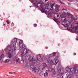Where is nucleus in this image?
<instances>
[{
    "mask_svg": "<svg viewBox=\"0 0 78 78\" xmlns=\"http://www.w3.org/2000/svg\"><path fill=\"white\" fill-rule=\"evenodd\" d=\"M49 55L51 56V58L53 59V57H54V56H56V53L55 52L53 53V54H51Z\"/></svg>",
    "mask_w": 78,
    "mask_h": 78,
    "instance_id": "393cba45",
    "label": "nucleus"
},
{
    "mask_svg": "<svg viewBox=\"0 0 78 78\" xmlns=\"http://www.w3.org/2000/svg\"><path fill=\"white\" fill-rule=\"evenodd\" d=\"M34 5H36V8H38L39 7L38 3H37V1H36L35 2H34Z\"/></svg>",
    "mask_w": 78,
    "mask_h": 78,
    "instance_id": "a878e982",
    "label": "nucleus"
},
{
    "mask_svg": "<svg viewBox=\"0 0 78 78\" xmlns=\"http://www.w3.org/2000/svg\"><path fill=\"white\" fill-rule=\"evenodd\" d=\"M45 12V13L48 14L49 12V9L48 8H45L44 10H42L41 12Z\"/></svg>",
    "mask_w": 78,
    "mask_h": 78,
    "instance_id": "9d476101",
    "label": "nucleus"
},
{
    "mask_svg": "<svg viewBox=\"0 0 78 78\" xmlns=\"http://www.w3.org/2000/svg\"><path fill=\"white\" fill-rule=\"evenodd\" d=\"M74 32L75 33H76V34H78V31L77 29L76 30H75V31H74V32Z\"/></svg>",
    "mask_w": 78,
    "mask_h": 78,
    "instance_id": "4c0bfd02",
    "label": "nucleus"
},
{
    "mask_svg": "<svg viewBox=\"0 0 78 78\" xmlns=\"http://www.w3.org/2000/svg\"><path fill=\"white\" fill-rule=\"evenodd\" d=\"M41 56L40 55H38L37 56V60H39L41 58Z\"/></svg>",
    "mask_w": 78,
    "mask_h": 78,
    "instance_id": "c756f323",
    "label": "nucleus"
},
{
    "mask_svg": "<svg viewBox=\"0 0 78 78\" xmlns=\"http://www.w3.org/2000/svg\"><path fill=\"white\" fill-rule=\"evenodd\" d=\"M60 65V64H58V67H59V65Z\"/></svg>",
    "mask_w": 78,
    "mask_h": 78,
    "instance_id": "052dcab7",
    "label": "nucleus"
},
{
    "mask_svg": "<svg viewBox=\"0 0 78 78\" xmlns=\"http://www.w3.org/2000/svg\"><path fill=\"white\" fill-rule=\"evenodd\" d=\"M30 70L31 71H32V72H33V71H34V72L35 73H38L39 72V70L37 69V68L34 66H33L31 68Z\"/></svg>",
    "mask_w": 78,
    "mask_h": 78,
    "instance_id": "423d86ee",
    "label": "nucleus"
},
{
    "mask_svg": "<svg viewBox=\"0 0 78 78\" xmlns=\"http://www.w3.org/2000/svg\"><path fill=\"white\" fill-rule=\"evenodd\" d=\"M49 72H52L53 75H55L56 73V71H55V69L52 68V69L51 68L49 69Z\"/></svg>",
    "mask_w": 78,
    "mask_h": 78,
    "instance_id": "9b49d317",
    "label": "nucleus"
},
{
    "mask_svg": "<svg viewBox=\"0 0 78 78\" xmlns=\"http://www.w3.org/2000/svg\"><path fill=\"white\" fill-rule=\"evenodd\" d=\"M6 51H8V48H7V50L6 51H5L3 52V54L1 55V56H5V55L3 54V53H6Z\"/></svg>",
    "mask_w": 78,
    "mask_h": 78,
    "instance_id": "2f4dec72",
    "label": "nucleus"
},
{
    "mask_svg": "<svg viewBox=\"0 0 78 78\" xmlns=\"http://www.w3.org/2000/svg\"><path fill=\"white\" fill-rule=\"evenodd\" d=\"M51 8H52V9H53V6L55 5V2H53V1H51Z\"/></svg>",
    "mask_w": 78,
    "mask_h": 78,
    "instance_id": "f3484780",
    "label": "nucleus"
},
{
    "mask_svg": "<svg viewBox=\"0 0 78 78\" xmlns=\"http://www.w3.org/2000/svg\"><path fill=\"white\" fill-rule=\"evenodd\" d=\"M30 55H28L26 56L25 57V59L26 61H28V60H30Z\"/></svg>",
    "mask_w": 78,
    "mask_h": 78,
    "instance_id": "a211bd4d",
    "label": "nucleus"
},
{
    "mask_svg": "<svg viewBox=\"0 0 78 78\" xmlns=\"http://www.w3.org/2000/svg\"><path fill=\"white\" fill-rule=\"evenodd\" d=\"M76 24H77V25H78V22H76Z\"/></svg>",
    "mask_w": 78,
    "mask_h": 78,
    "instance_id": "864d4df0",
    "label": "nucleus"
},
{
    "mask_svg": "<svg viewBox=\"0 0 78 78\" xmlns=\"http://www.w3.org/2000/svg\"><path fill=\"white\" fill-rule=\"evenodd\" d=\"M38 4H40L41 5H40V6H41L42 9H41V11L42 12V10H44L46 8V6L45 5H43V3L41 2H38Z\"/></svg>",
    "mask_w": 78,
    "mask_h": 78,
    "instance_id": "1a4fd4ad",
    "label": "nucleus"
},
{
    "mask_svg": "<svg viewBox=\"0 0 78 78\" xmlns=\"http://www.w3.org/2000/svg\"><path fill=\"white\" fill-rule=\"evenodd\" d=\"M17 38H14L12 41V43L13 45H16V42H17Z\"/></svg>",
    "mask_w": 78,
    "mask_h": 78,
    "instance_id": "f8f14e48",
    "label": "nucleus"
},
{
    "mask_svg": "<svg viewBox=\"0 0 78 78\" xmlns=\"http://www.w3.org/2000/svg\"><path fill=\"white\" fill-rule=\"evenodd\" d=\"M14 59L16 62H18V59H17V58L16 56H14Z\"/></svg>",
    "mask_w": 78,
    "mask_h": 78,
    "instance_id": "cd10ccee",
    "label": "nucleus"
},
{
    "mask_svg": "<svg viewBox=\"0 0 78 78\" xmlns=\"http://www.w3.org/2000/svg\"><path fill=\"white\" fill-rule=\"evenodd\" d=\"M22 61H24V58L22 57Z\"/></svg>",
    "mask_w": 78,
    "mask_h": 78,
    "instance_id": "49530a36",
    "label": "nucleus"
},
{
    "mask_svg": "<svg viewBox=\"0 0 78 78\" xmlns=\"http://www.w3.org/2000/svg\"><path fill=\"white\" fill-rule=\"evenodd\" d=\"M53 9L51 8V9L49 10V14H52L53 12Z\"/></svg>",
    "mask_w": 78,
    "mask_h": 78,
    "instance_id": "b1692460",
    "label": "nucleus"
},
{
    "mask_svg": "<svg viewBox=\"0 0 78 78\" xmlns=\"http://www.w3.org/2000/svg\"><path fill=\"white\" fill-rule=\"evenodd\" d=\"M66 71L67 72H68L69 73H70V68L69 67L67 66V67H66Z\"/></svg>",
    "mask_w": 78,
    "mask_h": 78,
    "instance_id": "5701e85b",
    "label": "nucleus"
},
{
    "mask_svg": "<svg viewBox=\"0 0 78 78\" xmlns=\"http://www.w3.org/2000/svg\"><path fill=\"white\" fill-rule=\"evenodd\" d=\"M3 25H4V26H5V24H3Z\"/></svg>",
    "mask_w": 78,
    "mask_h": 78,
    "instance_id": "680f3d73",
    "label": "nucleus"
},
{
    "mask_svg": "<svg viewBox=\"0 0 78 78\" xmlns=\"http://www.w3.org/2000/svg\"><path fill=\"white\" fill-rule=\"evenodd\" d=\"M7 50L8 51H9L11 52V53H12L13 51H16V45L12 44L10 46H7Z\"/></svg>",
    "mask_w": 78,
    "mask_h": 78,
    "instance_id": "f03ea898",
    "label": "nucleus"
},
{
    "mask_svg": "<svg viewBox=\"0 0 78 78\" xmlns=\"http://www.w3.org/2000/svg\"><path fill=\"white\" fill-rule=\"evenodd\" d=\"M58 58H59V57L58 56H57L56 57H55V59H56L55 61V65H56V64H57V63H58V62H59V60H58Z\"/></svg>",
    "mask_w": 78,
    "mask_h": 78,
    "instance_id": "dca6fc26",
    "label": "nucleus"
},
{
    "mask_svg": "<svg viewBox=\"0 0 78 78\" xmlns=\"http://www.w3.org/2000/svg\"><path fill=\"white\" fill-rule=\"evenodd\" d=\"M76 55V53H74V55Z\"/></svg>",
    "mask_w": 78,
    "mask_h": 78,
    "instance_id": "13d9d810",
    "label": "nucleus"
},
{
    "mask_svg": "<svg viewBox=\"0 0 78 78\" xmlns=\"http://www.w3.org/2000/svg\"><path fill=\"white\" fill-rule=\"evenodd\" d=\"M55 8H59L60 7V6L58 5H55Z\"/></svg>",
    "mask_w": 78,
    "mask_h": 78,
    "instance_id": "58836bf2",
    "label": "nucleus"
},
{
    "mask_svg": "<svg viewBox=\"0 0 78 78\" xmlns=\"http://www.w3.org/2000/svg\"><path fill=\"white\" fill-rule=\"evenodd\" d=\"M34 27H37V24H34Z\"/></svg>",
    "mask_w": 78,
    "mask_h": 78,
    "instance_id": "a18cd8bd",
    "label": "nucleus"
},
{
    "mask_svg": "<svg viewBox=\"0 0 78 78\" xmlns=\"http://www.w3.org/2000/svg\"><path fill=\"white\" fill-rule=\"evenodd\" d=\"M56 15H57V17H59V15L58 14H57Z\"/></svg>",
    "mask_w": 78,
    "mask_h": 78,
    "instance_id": "8fccbe9b",
    "label": "nucleus"
},
{
    "mask_svg": "<svg viewBox=\"0 0 78 78\" xmlns=\"http://www.w3.org/2000/svg\"><path fill=\"white\" fill-rule=\"evenodd\" d=\"M55 11L56 12H58L59 11V8H56L55 9Z\"/></svg>",
    "mask_w": 78,
    "mask_h": 78,
    "instance_id": "e433bc0d",
    "label": "nucleus"
},
{
    "mask_svg": "<svg viewBox=\"0 0 78 78\" xmlns=\"http://www.w3.org/2000/svg\"><path fill=\"white\" fill-rule=\"evenodd\" d=\"M18 60H19V61H20V58H18Z\"/></svg>",
    "mask_w": 78,
    "mask_h": 78,
    "instance_id": "bf43d9fd",
    "label": "nucleus"
},
{
    "mask_svg": "<svg viewBox=\"0 0 78 78\" xmlns=\"http://www.w3.org/2000/svg\"><path fill=\"white\" fill-rule=\"evenodd\" d=\"M45 1H48V0H45Z\"/></svg>",
    "mask_w": 78,
    "mask_h": 78,
    "instance_id": "69168bd1",
    "label": "nucleus"
},
{
    "mask_svg": "<svg viewBox=\"0 0 78 78\" xmlns=\"http://www.w3.org/2000/svg\"><path fill=\"white\" fill-rule=\"evenodd\" d=\"M57 77L58 78H62L63 77L62 74L59 73H58V75L57 76Z\"/></svg>",
    "mask_w": 78,
    "mask_h": 78,
    "instance_id": "aec40b11",
    "label": "nucleus"
},
{
    "mask_svg": "<svg viewBox=\"0 0 78 78\" xmlns=\"http://www.w3.org/2000/svg\"><path fill=\"white\" fill-rule=\"evenodd\" d=\"M58 2H59L60 3L62 4V5H64V3L63 2H62L60 0H57Z\"/></svg>",
    "mask_w": 78,
    "mask_h": 78,
    "instance_id": "72a5a7b5",
    "label": "nucleus"
},
{
    "mask_svg": "<svg viewBox=\"0 0 78 78\" xmlns=\"http://www.w3.org/2000/svg\"><path fill=\"white\" fill-rule=\"evenodd\" d=\"M77 67H78V66Z\"/></svg>",
    "mask_w": 78,
    "mask_h": 78,
    "instance_id": "774afa93",
    "label": "nucleus"
},
{
    "mask_svg": "<svg viewBox=\"0 0 78 78\" xmlns=\"http://www.w3.org/2000/svg\"><path fill=\"white\" fill-rule=\"evenodd\" d=\"M53 59L49 55V57L46 58L47 61L49 63V64H52L53 62V61L52 60Z\"/></svg>",
    "mask_w": 78,
    "mask_h": 78,
    "instance_id": "20e7f679",
    "label": "nucleus"
},
{
    "mask_svg": "<svg viewBox=\"0 0 78 78\" xmlns=\"http://www.w3.org/2000/svg\"><path fill=\"white\" fill-rule=\"evenodd\" d=\"M74 70V73L75 74H77L78 72V69H76V70Z\"/></svg>",
    "mask_w": 78,
    "mask_h": 78,
    "instance_id": "f704fd0d",
    "label": "nucleus"
},
{
    "mask_svg": "<svg viewBox=\"0 0 78 78\" xmlns=\"http://www.w3.org/2000/svg\"><path fill=\"white\" fill-rule=\"evenodd\" d=\"M5 75H6V76H8V75H7V74H5Z\"/></svg>",
    "mask_w": 78,
    "mask_h": 78,
    "instance_id": "e2e57ef3",
    "label": "nucleus"
},
{
    "mask_svg": "<svg viewBox=\"0 0 78 78\" xmlns=\"http://www.w3.org/2000/svg\"><path fill=\"white\" fill-rule=\"evenodd\" d=\"M6 22L7 23L8 25H9V24L10 23V22H9L8 20H7Z\"/></svg>",
    "mask_w": 78,
    "mask_h": 78,
    "instance_id": "37998d69",
    "label": "nucleus"
},
{
    "mask_svg": "<svg viewBox=\"0 0 78 78\" xmlns=\"http://www.w3.org/2000/svg\"><path fill=\"white\" fill-rule=\"evenodd\" d=\"M48 72H49L48 70L46 71V73H44V77H47V76H48Z\"/></svg>",
    "mask_w": 78,
    "mask_h": 78,
    "instance_id": "6ab92c4d",
    "label": "nucleus"
},
{
    "mask_svg": "<svg viewBox=\"0 0 78 78\" xmlns=\"http://www.w3.org/2000/svg\"><path fill=\"white\" fill-rule=\"evenodd\" d=\"M34 58V56H31V55H30V60H31V61H32V62H33V63H34V64H35L36 62V61L33 60Z\"/></svg>",
    "mask_w": 78,
    "mask_h": 78,
    "instance_id": "ddd939ff",
    "label": "nucleus"
},
{
    "mask_svg": "<svg viewBox=\"0 0 78 78\" xmlns=\"http://www.w3.org/2000/svg\"><path fill=\"white\" fill-rule=\"evenodd\" d=\"M31 66V63H28L26 65V67H30Z\"/></svg>",
    "mask_w": 78,
    "mask_h": 78,
    "instance_id": "412c9836",
    "label": "nucleus"
},
{
    "mask_svg": "<svg viewBox=\"0 0 78 78\" xmlns=\"http://www.w3.org/2000/svg\"><path fill=\"white\" fill-rule=\"evenodd\" d=\"M2 56H1L0 57V63H2Z\"/></svg>",
    "mask_w": 78,
    "mask_h": 78,
    "instance_id": "ea45409f",
    "label": "nucleus"
},
{
    "mask_svg": "<svg viewBox=\"0 0 78 78\" xmlns=\"http://www.w3.org/2000/svg\"><path fill=\"white\" fill-rule=\"evenodd\" d=\"M65 12H63L60 15V16L62 18H63L62 19V21L64 22L65 23H66L67 22V20H66V18L65 17Z\"/></svg>",
    "mask_w": 78,
    "mask_h": 78,
    "instance_id": "6e6552de",
    "label": "nucleus"
},
{
    "mask_svg": "<svg viewBox=\"0 0 78 78\" xmlns=\"http://www.w3.org/2000/svg\"><path fill=\"white\" fill-rule=\"evenodd\" d=\"M23 51H21V55L22 57L24 56V55H25V54H27V53H28V50L26 48H23Z\"/></svg>",
    "mask_w": 78,
    "mask_h": 78,
    "instance_id": "39448f33",
    "label": "nucleus"
},
{
    "mask_svg": "<svg viewBox=\"0 0 78 78\" xmlns=\"http://www.w3.org/2000/svg\"><path fill=\"white\" fill-rule=\"evenodd\" d=\"M54 21L55 22H57L58 21H57V20H56V19H55L54 20Z\"/></svg>",
    "mask_w": 78,
    "mask_h": 78,
    "instance_id": "c03bdc74",
    "label": "nucleus"
},
{
    "mask_svg": "<svg viewBox=\"0 0 78 78\" xmlns=\"http://www.w3.org/2000/svg\"><path fill=\"white\" fill-rule=\"evenodd\" d=\"M13 73H16L14 72Z\"/></svg>",
    "mask_w": 78,
    "mask_h": 78,
    "instance_id": "0e129e2a",
    "label": "nucleus"
},
{
    "mask_svg": "<svg viewBox=\"0 0 78 78\" xmlns=\"http://www.w3.org/2000/svg\"><path fill=\"white\" fill-rule=\"evenodd\" d=\"M66 7L65 6L63 7V9H62V10L63 11H64V10H66Z\"/></svg>",
    "mask_w": 78,
    "mask_h": 78,
    "instance_id": "a19ab883",
    "label": "nucleus"
},
{
    "mask_svg": "<svg viewBox=\"0 0 78 78\" xmlns=\"http://www.w3.org/2000/svg\"><path fill=\"white\" fill-rule=\"evenodd\" d=\"M72 19L73 20H77V19H78V18L76 16H74L72 17Z\"/></svg>",
    "mask_w": 78,
    "mask_h": 78,
    "instance_id": "4be33fe9",
    "label": "nucleus"
},
{
    "mask_svg": "<svg viewBox=\"0 0 78 78\" xmlns=\"http://www.w3.org/2000/svg\"><path fill=\"white\" fill-rule=\"evenodd\" d=\"M73 70H74V69H73V68H71L70 69V73H71V74H70V75H73V73H72V72H73Z\"/></svg>",
    "mask_w": 78,
    "mask_h": 78,
    "instance_id": "bb28decb",
    "label": "nucleus"
},
{
    "mask_svg": "<svg viewBox=\"0 0 78 78\" xmlns=\"http://www.w3.org/2000/svg\"><path fill=\"white\" fill-rule=\"evenodd\" d=\"M9 61H10V60L9 59H7L5 61V63H8V62H9Z\"/></svg>",
    "mask_w": 78,
    "mask_h": 78,
    "instance_id": "473e14b6",
    "label": "nucleus"
},
{
    "mask_svg": "<svg viewBox=\"0 0 78 78\" xmlns=\"http://www.w3.org/2000/svg\"><path fill=\"white\" fill-rule=\"evenodd\" d=\"M67 14L69 16H71V17H72V16H73L71 14L69 13V12H68L67 13Z\"/></svg>",
    "mask_w": 78,
    "mask_h": 78,
    "instance_id": "c9c22d12",
    "label": "nucleus"
},
{
    "mask_svg": "<svg viewBox=\"0 0 78 78\" xmlns=\"http://www.w3.org/2000/svg\"><path fill=\"white\" fill-rule=\"evenodd\" d=\"M23 41L22 40H20L19 41V48L20 50H23L25 47V45L23 44H22Z\"/></svg>",
    "mask_w": 78,
    "mask_h": 78,
    "instance_id": "7ed1b4c3",
    "label": "nucleus"
},
{
    "mask_svg": "<svg viewBox=\"0 0 78 78\" xmlns=\"http://www.w3.org/2000/svg\"><path fill=\"white\" fill-rule=\"evenodd\" d=\"M68 5H70V4L69 3H68Z\"/></svg>",
    "mask_w": 78,
    "mask_h": 78,
    "instance_id": "6e6d98bb",
    "label": "nucleus"
},
{
    "mask_svg": "<svg viewBox=\"0 0 78 78\" xmlns=\"http://www.w3.org/2000/svg\"><path fill=\"white\" fill-rule=\"evenodd\" d=\"M44 59L43 58H41V61H44Z\"/></svg>",
    "mask_w": 78,
    "mask_h": 78,
    "instance_id": "09e8293b",
    "label": "nucleus"
},
{
    "mask_svg": "<svg viewBox=\"0 0 78 78\" xmlns=\"http://www.w3.org/2000/svg\"><path fill=\"white\" fill-rule=\"evenodd\" d=\"M76 41H78V38H76Z\"/></svg>",
    "mask_w": 78,
    "mask_h": 78,
    "instance_id": "4d7b16f0",
    "label": "nucleus"
},
{
    "mask_svg": "<svg viewBox=\"0 0 78 78\" xmlns=\"http://www.w3.org/2000/svg\"><path fill=\"white\" fill-rule=\"evenodd\" d=\"M46 66L47 67V65H46L45 63H43L42 65L39 67V70H43L46 67Z\"/></svg>",
    "mask_w": 78,
    "mask_h": 78,
    "instance_id": "0eeeda50",
    "label": "nucleus"
},
{
    "mask_svg": "<svg viewBox=\"0 0 78 78\" xmlns=\"http://www.w3.org/2000/svg\"><path fill=\"white\" fill-rule=\"evenodd\" d=\"M74 70H77L76 69V66H74V68H73Z\"/></svg>",
    "mask_w": 78,
    "mask_h": 78,
    "instance_id": "79ce46f5",
    "label": "nucleus"
},
{
    "mask_svg": "<svg viewBox=\"0 0 78 78\" xmlns=\"http://www.w3.org/2000/svg\"><path fill=\"white\" fill-rule=\"evenodd\" d=\"M62 25H63L65 27V28H69V30H71V31L73 32H75V31L76 30H77V27H75L73 26H72V25L71 24V23L69 21H67L65 25L64 24L61 23Z\"/></svg>",
    "mask_w": 78,
    "mask_h": 78,
    "instance_id": "f257e3e1",
    "label": "nucleus"
},
{
    "mask_svg": "<svg viewBox=\"0 0 78 78\" xmlns=\"http://www.w3.org/2000/svg\"><path fill=\"white\" fill-rule=\"evenodd\" d=\"M6 51H8V48H7V50L6 51H5L3 52V54L1 55V56H5V55L3 54V53H6Z\"/></svg>",
    "mask_w": 78,
    "mask_h": 78,
    "instance_id": "7c9ffc66",
    "label": "nucleus"
},
{
    "mask_svg": "<svg viewBox=\"0 0 78 78\" xmlns=\"http://www.w3.org/2000/svg\"><path fill=\"white\" fill-rule=\"evenodd\" d=\"M68 1H69V2H73V0H67Z\"/></svg>",
    "mask_w": 78,
    "mask_h": 78,
    "instance_id": "de8ad7c7",
    "label": "nucleus"
},
{
    "mask_svg": "<svg viewBox=\"0 0 78 78\" xmlns=\"http://www.w3.org/2000/svg\"><path fill=\"white\" fill-rule=\"evenodd\" d=\"M9 74H12V73L11 72L9 73Z\"/></svg>",
    "mask_w": 78,
    "mask_h": 78,
    "instance_id": "5fc2aeb1",
    "label": "nucleus"
},
{
    "mask_svg": "<svg viewBox=\"0 0 78 78\" xmlns=\"http://www.w3.org/2000/svg\"><path fill=\"white\" fill-rule=\"evenodd\" d=\"M7 51L8 52V57H9V58H11L12 57V53H11V52L8 51V49H7Z\"/></svg>",
    "mask_w": 78,
    "mask_h": 78,
    "instance_id": "2eb2a0df",
    "label": "nucleus"
},
{
    "mask_svg": "<svg viewBox=\"0 0 78 78\" xmlns=\"http://www.w3.org/2000/svg\"><path fill=\"white\" fill-rule=\"evenodd\" d=\"M32 1L33 2H35V1H36V0H32Z\"/></svg>",
    "mask_w": 78,
    "mask_h": 78,
    "instance_id": "603ef678",
    "label": "nucleus"
},
{
    "mask_svg": "<svg viewBox=\"0 0 78 78\" xmlns=\"http://www.w3.org/2000/svg\"><path fill=\"white\" fill-rule=\"evenodd\" d=\"M64 72V69H61L58 70V73H60V74L63 75Z\"/></svg>",
    "mask_w": 78,
    "mask_h": 78,
    "instance_id": "4468645a",
    "label": "nucleus"
},
{
    "mask_svg": "<svg viewBox=\"0 0 78 78\" xmlns=\"http://www.w3.org/2000/svg\"><path fill=\"white\" fill-rule=\"evenodd\" d=\"M30 8L31 7V6H30Z\"/></svg>",
    "mask_w": 78,
    "mask_h": 78,
    "instance_id": "338daca9",
    "label": "nucleus"
},
{
    "mask_svg": "<svg viewBox=\"0 0 78 78\" xmlns=\"http://www.w3.org/2000/svg\"><path fill=\"white\" fill-rule=\"evenodd\" d=\"M44 72H43V71H41L40 73V75L41 76H44Z\"/></svg>",
    "mask_w": 78,
    "mask_h": 78,
    "instance_id": "c85d7f7f",
    "label": "nucleus"
},
{
    "mask_svg": "<svg viewBox=\"0 0 78 78\" xmlns=\"http://www.w3.org/2000/svg\"><path fill=\"white\" fill-rule=\"evenodd\" d=\"M12 26H14V23H13V22H12Z\"/></svg>",
    "mask_w": 78,
    "mask_h": 78,
    "instance_id": "3c124183",
    "label": "nucleus"
}]
</instances>
